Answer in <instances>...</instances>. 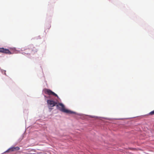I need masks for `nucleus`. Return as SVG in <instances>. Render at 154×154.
<instances>
[{"label": "nucleus", "instance_id": "nucleus-2", "mask_svg": "<svg viewBox=\"0 0 154 154\" xmlns=\"http://www.w3.org/2000/svg\"><path fill=\"white\" fill-rule=\"evenodd\" d=\"M27 50H29L31 53H32L33 54H35L37 51V49L32 45H28L27 48L25 50L26 51Z\"/></svg>", "mask_w": 154, "mask_h": 154}, {"label": "nucleus", "instance_id": "nucleus-3", "mask_svg": "<svg viewBox=\"0 0 154 154\" xmlns=\"http://www.w3.org/2000/svg\"><path fill=\"white\" fill-rule=\"evenodd\" d=\"M43 91L45 94H48L49 95H53L56 97L57 98L59 99V97L58 95L51 90L46 88Z\"/></svg>", "mask_w": 154, "mask_h": 154}, {"label": "nucleus", "instance_id": "nucleus-5", "mask_svg": "<svg viewBox=\"0 0 154 154\" xmlns=\"http://www.w3.org/2000/svg\"><path fill=\"white\" fill-rule=\"evenodd\" d=\"M0 52L7 54H11V52L9 50L7 49L4 48H0Z\"/></svg>", "mask_w": 154, "mask_h": 154}, {"label": "nucleus", "instance_id": "nucleus-7", "mask_svg": "<svg viewBox=\"0 0 154 154\" xmlns=\"http://www.w3.org/2000/svg\"><path fill=\"white\" fill-rule=\"evenodd\" d=\"M154 115V110L150 112L148 114V115Z\"/></svg>", "mask_w": 154, "mask_h": 154}, {"label": "nucleus", "instance_id": "nucleus-8", "mask_svg": "<svg viewBox=\"0 0 154 154\" xmlns=\"http://www.w3.org/2000/svg\"><path fill=\"white\" fill-rule=\"evenodd\" d=\"M30 54L29 53H27V54Z\"/></svg>", "mask_w": 154, "mask_h": 154}, {"label": "nucleus", "instance_id": "nucleus-4", "mask_svg": "<svg viewBox=\"0 0 154 154\" xmlns=\"http://www.w3.org/2000/svg\"><path fill=\"white\" fill-rule=\"evenodd\" d=\"M47 103L50 107H53L55 106H56L57 103L59 102L57 100L54 101L53 100H48L47 101Z\"/></svg>", "mask_w": 154, "mask_h": 154}, {"label": "nucleus", "instance_id": "nucleus-1", "mask_svg": "<svg viewBox=\"0 0 154 154\" xmlns=\"http://www.w3.org/2000/svg\"><path fill=\"white\" fill-rule=\"evenodd\" d=\"M57 108L61 112L67 114H72L75 113V112L66 109L63 104L58 102L56 105Z\"/></svg>", "mask_w": 154, "mask_h": 154}, {"label": "nucleus", "instance_id": "nucleus-6", "mask_svg": "<svg viewBox=\"0 0 154 154\" xmlns=\"http://www.w3.org/2000/svg\"><path fill=\"white\" fill-rule=\"evenodd\" d=\"M19 149L20 148L19 147H13L9 148L6 151V152H8L10 151H13L14 150H19Z\"/></svg>", "mask_w": 154, "mask_h": 154}]
</instances>
